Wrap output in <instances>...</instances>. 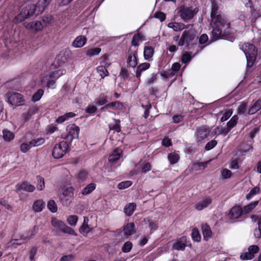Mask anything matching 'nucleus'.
I'll list each match as a JSON object with an SVG mask.
<instances>
[{
    "instance_id": "nucleus-25",
    "label": "nucleus",
    "mask_w": 261,
    "mask_h": 261,
    "mask_svg": "<svg viewBox=\"0 0 261 261\" xmlns=\"http://www.w3.org/2000/svg\"><path fill=\"white\" fill-rule=\"evenodd\" d=\"M154 54V48L149 46H145L144 49V57L146 60H152Z\"/></svg>"
},
{
    "instance_id": "nucleus-31",
    "label": "nucleus",
    "mask_w": 261,
    "mask_h": 261,
    "mask_svg": "<svg viewBox=\"0 0 261 261\" xmlns=\"http://www.w3.org/2000/svg\"><path fill=\"white\" fill-rule=\"evenodd\" d=\"M17 187L18 190L21 189L30 192H33L35 189V188L33 185H31L27 182H24L21 185H18Z\"/></svg>"
},
{
    "instance_id": "nucleus-9",
    "label": "nucleus",
    "mask_w": 261,
    "mask_h": 261,
    "mask_svg": "<svg viewBox=\"0 0 261 261\" xmlns=\"http://www.w3.org/2000/svg\"><path fill=\"white\" fill-rule=\"evenodd\" d=\"M209 133L210 130L207 126H202L197 128L194 134L195 141L197 143H200L207 138Z\"/></svg>"
},
{
    "instance_id": "nucleus-61",
    "label": "nucleus",
    "mask_w": 261,
    "mask_h": 261,
    "mask_svg": "<svg viewBox=\"0 0 261 261\" xmlns=\"http://www.w3.org/2000/svg\"><path fill=\"white\" fill-rule=\"evenodd\" d=\"M254 257V255H252L248 251L242 253L240 255V258L242 260H250Z\"/></svg>"
},
{
    "instance_id": "nucleus-46",
    "label": "nucleus",
    "mask_w": 261,
    "mask_h": 261,
    "mask_svg": "<svg viewBox=\"0 0 261 261\" xmlns=\"http://www.w3.org/2000/svg\"><path fill=\"white\" fill-rule=\"evenodd\" d=\"M30 144L31 143L30 141L22 143L20 145V151L22 153H26L29 151L32 147V145Z\"/></svg>"
},
{
    "instance_id": "nucleus-6",
    "label": "nucleus",
    "mask_w": 261,
    "mask_h": 261,
    "mask_svg": "<svg viewBox=\"0 0 261 261\" xmlns=\"http://www.w3.org/2000/svg\"><path fill=\"white\" fill-rule=\"evenodd\" d=\"M7 102L15 106H23L25 99L23 95L18 93L8 92L7 94Z\"/></svg>"
},
{
    "instance_id": "nucleus-60",
    "label": "nucleus",
    "mask_w": 261,
    "mask_h": 261,
    "mask_svg": "<svg viewBox=\"0 0 261 261\" xmlns=\"http://www.w3.org/2000/svg\"><path fill=\"white\" fill-rule=\"evenodd\" d=\"M132 247L133 245L130 242H126L122 247V251L125 253L129 252L131 250Z\"/></svg>"
},
{
    "instance_id": "nucleus-2",
    "label": "nucleus",
    "mask_w": 261,
    "mask_h": 261,
    "mask_svg": "<svg viewBox=\"0 0 261 261\" xmlns=\"http://www.w3.org/2000/svg\"><path fill=\"white\" fill-rule=\"evenodd\" d=\"M37 10V6L35 4H29L23 6L20 13L16 15L13 19V22L17 24L22 22L25 19L32 16Z\"/></svg>"
},
{
    "instance_id": "nucleus-33",
    "label": "nucleus",
    "mask_w": 261,
    "mask_h": 261,
    "mask_svg": "<svg viewBox=\"0 0 261 261\" xmlns=\"http://www.w3.org/2000/svg\"><path fill=\"white\" fill-rule=\"evenodd\" d=\"M66 70L65 69H59L57 71L52 72L51 73H46V77L54 78L56 80L58 79L60 76L65 73Z\"/></svg>"
},
{
    "instance_id": "nucleus-63",
    "label": "nucleus",
    "mask_w": 261,
    "mask_h": 261,
    "mask_svg": "<svg viewBox=\"0 0 261 261\" xmlns=\"http://www.w3.org/2000/svg\"><path fill=\"white\" fill-rule=\"evenodd\" d=\"M192 59L191 56L187 53H184L181 57V62L186 64L190 62Z\"/></svg>"
},
{
    "instance_id": "nucleus-47",
    "label": "nucleus",
    "mask_w": 261,
    "mask_h": 261,
    "mask_svg": "<svg viewBox=\"0 0 261 261\" xmlns=\"http://www.w3.org/2000/svg\"><path fill=\"white\" fill-rule=\"evenodd\" d=\"M70 53L69 51H61L59 55L58 56V59H61L63 63L68 61V58H69Z\"/></svg>"
},
{
    "instance_id": "nucleus-12",
    "label": "nucleus",
    "mask_w": 261,
    "mask_h": 261,
    "mask_svg": "<svg viewBox=\"0 0 261 261\" xmlns=\"http://www.w3.org/2000/svg\"><path fill=\"white\" fill-rule=\"evenodd\" d=\"M38 111L37 106L30 107L27 112L23 113L21 115V120L23 123L28 121L31 119L32 116L35 114Z\"/></svg>"
},
{
    "instance_id": "nucleus-21",
    "label": "nucleus",
    "mask_w": 261,
    "mask_h": 261,
    "mask_svg": "<svg viewBox=\"0 0 261 261\" xmlns=\"http://www.w3.org/2000/svg\"><path fill=\"white\" fill-rule=\"evenodd\" d=\"M150 67V64L149 63L145 62L140 64L137 68L136 72V76L140 80V77L142 74V72L146 71L149 69Z\"/></svg>"
},
{
    "instance_id": "nucleus-59",
    "label": "nucleus",
    "mask_w": 261,
    "mask_h": 261,
    "mask_svg": "<svg viewBox=\"0 0 261 261\" xmlns=\"http://www.w3.org/2000/svg\"><path fill=\"white\" fill-rule=\"evenodd\" d=\"M51 0H43L42 2V5L38 6V11L37 15L41 13L44 10L45 8L50 3Z\"/></svg>"
},
{
    "instance_id": "nucleus-8",
    "label": "nucleus",
    "mask_w": 261,
    "mask_h": 261,
    "mask_svg": "<svg viewBox=\"0 0 261 261\" xmlns=\"http://www.w3.org/2000/svg\"><path fill=\"white\" fill-rule=\"evenodd\" d=\"M73 199V189L69 187L65 190L60 196V200L64 206H68Z\"/></svg>"
},
{
    "instance_id": "nucleus-4",
    "label": "nucleus",
    "mask_w": 261,
    "mask_h": 261,
    "mask_svg": "<svg viewBox=\"0 0 261 261\" xmlns=\"http://www.w3.org/2000/svg\"><path fill=\"white\" fill-rule=\"evenodd\" d=\"M176 11L181 19L185 22H188L198 13V9L192 6L181 5L176 9Z\"/></svg>"
},
{
    "instance_id": "nucleus-53",
    "label": "nucleus",
    "mask_w": 261,
    "mask_h": 261,
    "mask_svg": "<svg viewBox=\"0 0 261 261\" xmlns=\"http://www.w3.org/2000/svg\"><path fill=\"white\" fill-rule=\"evenodd\" d=\"M238 117L237 115H234L231 119L227 122V127L231 129L237 123Z\"/></svg>"
},
{
    "instance_id": "nucleus-5",
    "label": "nucleus",
    "mask_w": 261,
    "mask_h": 261,
    "mask_svg": "<svg viewBox=\"0 0 261 261\" xmlns=\"http://www.w3.org/2000/svg\"><path fill=\"white\" fill-rule=\"evenodd\" d=\"M51 225L57 231L68 233L70 235H76L74 230L72 228L68 226L62 220H59L55 217H53L51 218Z\"/></svg>"
},
{
    "instance_id": "nucleus-11",
    "label": "nucleus",
    "mask_w": 261,
    "mask_h": 261,
    "mask_svg": "<svg viewBox=\"0 0 261 261\" xmlns=\"http://www.w3.org/2000/svg\"><path fill=\"white\" fill-rule=\"evenodd\" d=\"M189 241L186 236H182L175 240L173 244L172 247L177 250L183 251L185 249L186 246H188Z\"/></svg>"
},
{
    "instance_id": "nucleus-18",
    "label": "nucleus",
    "mask_w": 261,
    "mask_h": 261,
    "mask_svg": "<svg viewBox=\"0 0 261 261\" xmlns=\"http://www.w3.org/2000/svg\"><path fill=\"white\" fill-rule=\"evenodd\" d=\"M212 203V199L209 197H204L202 200L195 205V208L198 211H201L207 207Z\"/></svg>"
},
{
    "instance_id": "nucleus-30",
    "label": "nucleus",
    "mask_w": 261,
    "mask_h": 261,
    "mask_svg": "<svg viewBox=\"0 0 261 261\" xmlns=\"http://www.w3.org/2000/svg\"><path fill=\"white\" fill-rule=\"evenodd\" d=\"M123 231L125 234L130 236L135 233V224L133 223L127 224L124 227Z\"/></svg>"
},
{
    "instance_id": "nucleus-22",
    "label": "nucleus",
    "mask_w": 261,
    "mask_h": 261,
    "mask_svg": "<svg viewBox=\"0 0 261 261\" xmlns=\"http://www.w3.org/2000/svg\"><path fill=\"white\" fill-rule=\"evenodd\" d=\"M242 214V208L240 206L233 207L229 212V215L231 219H237L239 218Z\"/></svg>"
},
{
    "instance_id": "nucleus-43",
    "label": "nucleus",
    "mask_w": 261,
    "mask_h": 261,
    "mask_svg": "<svg viewBox=\"0 0 261 261\" xmlns=\"http://www.w3.org/2000/svg\"><path fill=\"white\" fill-rule=\"evenodd\" d=\"M96 70L97 72L99 73L102 79H103L109 74V72L106 68V67L103 66V65L98 66Z\"/></svg>"
},
{
    "instance_id": "nucleus-16",
    "label": "nucleus",
    "mask_w": 261,
    "mask_h": 261,
    "mask_svg": "<svg viewBox=\"0 0 261 261\" xmlns=\"http://www.w3.org/2000/svg\"><path fill=\"white\" fill-rule=\"evenodd\" d=\"M24 25L26 29L31 30L32 32H37L40 31L43 28L41 22L38 20H36L30 23H24Z\"/></svg>"
},
{
    "instance_id": "nucleus-28",
    "label": "nucleus",
    "mask_w": 261,
    "mask_h": 261,
    "mask_svg": "<svg viewBox=\"0 0 261 261\" xmlns=\"http://www.w3.org/2000/svg\"><path fill=\"white\" fill-rule=\"evenodd\" d=\"M38 231V227L37 226H34L32 229L22 234L23 236V239L27 241H28L37 233Z\"/></svg>"
},
{
    "instance_id": "nucleus-54",
    "label": "nucleus",
    "mask_w": 261,
    "mask_h": 261,
    "mask_svg": "<svg viewBox=\"0 0 261 261\" xmlns=\"http://www.w3.org/2000/svg\"><path fill=\"white\" fill-rule=\"evenodd\" d=\"M36 178L38 182L37 185V190H42L45 187L44 178L40 176H37Z\"/></svg>"
},
{
    "instance_id": "nucleus-17",
    "label": "nucleus",
    "mask_w": 261,
    "mask_h": 261,
    "mask_svg": "<svg viewBox=\"0 0 261 261\" xmlns=\"http://www.w3.org/2000/svg\"><path fill=\"white\" fill-rule=\"evenodd\" d=\"M190 25V24L185 25L181 22H170L168 24V27L169 28L172 29L176 32L180 31L185 29H188ZM191 25L192 26L193 24Z\"/></svg>"
},
{
    "instance_id": "nucleus-14",
    "label": "nucleus",
    "mask_w": 261,
    "mask_h": 261,
    "mask_svg": "<svg viewBox=\"0 0 261 261\" xmlns=\"http://www.w3.org/2000/svg\"><path fill=\"white\" fill-rule=\"evenodd\" d=\"M67 131L68 134L70 136L71 140L78 139L80 133V128L75 124H71L67 126Z\"/></svg>"
},
{
    "instance_id": "nucleus-24",
    "label": "nucleus",
    "mask_w": 261,
    "mask_h": 261,
    "mask_svg": "<svg viewBox=\"0 0 261 261\" xmlns=\"http://www.w3.org/2000/svg\"><path fill=\"white\" fill-rule=\"evenodd\" d=\"M202 232L204 240L207 241L212 237V231L209 225L207 224H202L201 226Z\"/></svg>"
},
{
    "instance_id": "nucleus-32",
    "label": "nucleus",
    "mask_w": 261,
    "mask_h": 261,
    "mask_svg": "<svg viewBox=\"0 0 261 261\" xmlns=\"http://www.w3.org/2000/svg\"><path fill=\"white\" fill-rule=\"evenodd\" d=\"M127 65L129 67L134 68L137 65V59L136 56L134 54H130L127 60Z\"/></svg>"
},
{
    "instance_id": "nucleus-58",
    "label": "nucleus",
    "mask_w": 261,
    "mask_h": 261,
    "mask_svg": "<svg viewBox=\"0 0 261 261\" xmlns=\"http://www.w3.org/2000/svg\"><path fill=\"white\" fill-rule=\"evenodd\" d=\"M241 162L239 158H236L232 159L230 168L232 169H238L239 168V163Z\"/></svg>"
},
{
    "instance_id": "nucleus-40",
    "label": "nucleus",
    "mask_w": 261,
    "mask_h": 261,
    "mask_svg": "<svg viewBox=\"0 0 261 261\" xmlns=\"http://www.w3.org/2000/svg\"><path fill=\"white\" fill-rule=\"evenodd\" d=\"M27 241L23 239V236H22L20 239H15L11 240L8 243V247H12L15 245H20L22 244L23 243L27 242Z\"/></svg>"
},
{
    "instance_id": "nucleus-52",
    "label": "nucleus",
    "mask_w": 261,
    "mask_h": 261,
    "mask_svg": "<svg viewBox=\"0 0 261 261\" xmlns=\"http://www.w3.org/2000/svg\"><path fill=\"white\" fill-rule=\"evenodd\" d=\"M192 238L193 241L196 242H200L201 240V236L198 229L194 228L192 229Z\"/></svg>"
},
{
    "instance_id": "nucleus-7",
    "label": "nucleus",
    "mask_w": 261,
    "mask_h": 261,
    "mask_svg": "<svg viewBox=\"0 0 261 261\" xmlns=\"http://www.w3.org/2000/svg\"><path fill=\"white\" fill-rule=\"evenodd\" d=\"M68 149V143L62 141L57 144L53 148L52 154L56 159H60L63 156Z\"/></svg>"
},
{
    "instance_id": "nucleus-3",
    "label": "nucleus",
    "mask_w": 261,
    "mask_h": 261,
    "mask_svg": "<svg viewBox=\"0 0 261 261\" xmlns=\"http://www.w3.org/2000/svg\"><path fill=\"white\" fill-rule=\"evenodd\" d=\"M240 47L246 56L247 66L251 67L256 58L257 49L254 45L248 43L240 44Z\"/></svg>"
},
{
    "instance_id": "nucleus-27",
    "label": "nucleus",
    "mask_w": 261,
    "mask_h": 261,
    "mask_svg": "<svg viewBox=\"0 0 261 261\" xmlns=\"http://www.w3.org/2000/svg\"><path fill=\"white\" fill-rule=\"evenodd\" d=\"M15 134L9 129L6 128L3 130V138L6 142H10L14 139Z\"/></svg>"
},
{
    "instance_id": "nucleus-15",
    "label": "nucleus",
    "mask_w": 261,
    "mask_h": 261,
    "mask_svg": "<svg viewBox=\"0 0 261 261\" xmlns=\"http://www.w3.org/2000/svg\"><path fill=\"white\" fill-rule=\"evenodd\" d=\"M213 30L211 33L212 35V40L213 41H216L218 39H219L222 37L225 34H228V33H224L223 31V29L222 28L217 27L215 26H212Z\"/></svg>"
},
{
    "instance_id": "nucleus-42",
    "label": "nucleus",
    "mask_w": 261,
    "mask_h": 261,
    "mask_svg": "<svg viewBox=\"0 0 261 261\" xmlns=\"http://www.w3.org/2000/svg\"><path fill=\"white\" fill-rule=\"evenodd\" d=\"M101 48L99 47H94L88 49L86 51V55L89 57H92L98 55L101 52Z\"/></svg>"
},
{
    "instance_id": "nucleus-36",
    "label": "nucleus",
    "mask_w": 261,
    "mask_h": 261,
    "mask_svg": "<svg viewBox=\"0 0 261 261\" xmlns=\"http://www.w3.org/2000/svg\"><path fill=\"white\" fill-rule=\"evenodd\" d=\"M56 79L54 78L46 77V73L44 75L43 79L42 80V82L45 81H47L46 86L48 88L55 89L56 88Z\"/></svg>"
},
{
    "instance_id": "nucleus-13",
    "label": "nucleus",
    "mask_w": 261,
    "mask_h": 261,
    "mask_svg": "<svg viewBox=\"0 0 261 261\" xmlns=\"http://www.w3.org/2000/svg\"><path fill=\"white\" fill-rule=\"evenodd\" d=\"M122 154V150L119 148H116L111 154L109 158V161L111 166L118 163Z\"/></svg>"
},
{
    "instance_id": "nucleus-57",
    "label": "nucleus",
    "mask_w": 261,
    "mask_h": 261,
    "mask_svg": "<svg viewBox=\"0 0 261 261\" xmlns=\"http://www.w3.org/2000/svg\"><path fill=\"white\" fill-rule=\"evenodd\" d=\"M132 185V182L130 180L122 181L118 185V188L120 190L125 189L129 187Z\"/></svg>"
},
{
    "instance_id": "nucleus-34",
    "label": "nucleus",
    "mask_w": 261,
    "mask_h": 261,
    "mask_svg": "<svg viewBox=\"0 0 261 261\" xmlns=\"http://www.w3.org/2000/svg\"><path fill=\"white\" fill-rule=\"evenodd\" d=\"M45 206V203L41 200H38L34 202L33 208L35 212H40Z\"/></svg>"
},
{
    "instance_id": "nucleus-55",
    "label": "nucleus",
    "mask_w": 261,
    "mask_h": 261,
    "mask_svg": "<svg viewBox=\"0 0 261 261\" xmlns=\"http://www.w3.org/2000/svg\"><path fill=\"white\" fill-rule=\"evenodd\" d=\"M68 224L71 226H75L78 221V217L76 215L69 216L67 219Z\"/></svg>"
},
{
    "instance_id": "nucleus-23",
    "label": "nucleus",
    "mask_w": 261,
    "mask_h": 261,
    "mask_svg": "<svg viewBox=\"0 0 261 261\" xmlns=\"http://www.w3.org/2000/svg\"><path fill=\"white\" fill-rule=\"evenodd\" d=\"M123 105L122 103L118 101H116L106 105L101 108V110L104 111L109 109H112L113 110L121 109Z\"/></svg>"
},
{
    "instance_id": "nucleus-19",
    "label": "nucleus",
    "mask_w": 261,
    "mask_h": 261,
    "mask_svg": "<svg viewBox=\"0 0 261 261\" xmlns=\"http://www.w3.org/2000/svg\"><path fill=\"white\" fill-rule=\"evenodd\" d=\"M88 218L84 217L83 225L79 229L80 233L84 236H86L92 230V228H90L88 225Z\"/></svg>"
},
{
    "instance_id": "nucleus-37",
    "label": "nucleus",
    "mask_w": 261,
    "mask_h": 261,
    "mask_svg": "<svg viewBox=\"0 0 261 261\" xmlns=\"http://www.w3.org/2000/svg\"><path fill=\"white\" fill-rule=\"evenodd\" d=\"M45 141V139L42 137L35 138L30 141L32 147L39 146L43 144Z\"/></svg>"
},
{
    "instance_id": "nucleus-56",
    "label": "nucleus",
    "mask_w": 261,
    "mask_h": 261,
    "mask_svg": "<svg viewBox=\"0 0 261 261\" xmlns=\"http://www.w3.org/2000/svg\"><path fill=\"white\" fill-rule=\"evenodd\" d=\"M48 209L53 213H55L57 211V205L53 200H50L47 203Z\"/></svg>"
},
{
    "instance_id": "nucleus-20",
    "label": "nucleus",
    "mask_w": 261,
    "mask_h": 261,
    "mask_svg": "<svg viewBox=\"0 0 261 261\" xmlns=\"http://www.w3.org/2000/svg\"><path fill=\"white\" fill-rule=\"evenodd\" d=\"M87 42V38L84 36H77L72 42V46L75 48L83 47Z\"/></svg>"
},
{
    "instance_id": "nucleus-64",
    "label": "nucleus",
    "mask_w": 261,
    "mask_h": 261,
    "mask_svg": "<svg viewBox=\"0 0 261 261\" xmlns=\"http://www.w3.org/2000/svg\"><path fill=\"white\" fill-rule=\"evenodd\" d=\"M151 169V166L149 163H145L141 169V172L143 173H146L149 171Z\"/></svg>"
},
{
    "instance_id": "nucleus-38",
    "label": "nucleus",
    "mask_w": 261,
    "mask_h": 261,
    "mask_svg": "<svg viewBox=\"0 0 261 261\" xmlns=\"http://www.w3.org/2000/svg\"><path fill=\"white\" fill-rule=\"evenodd\" d=\"M96 188V185L94 183H90L85 187L82 190V193L84 195L89 194Z\"/></svg>"
},
{
    "instance_id": "nucleus-29",
    "label": "nucleus",
    "mask_w": 261,
    "mask_h": 261,
    "mask_svg": "<svg viewBox=\"0 0 261 261\" xmlns=\"http://www.w3.org/2000/svg\"><path fill=\"white\" fill-rule=\"evenodd\" d=\"M136 208V204L132 202L126 204L124 208V212L127 216H130Z\"/></svg>"
},
{
    "instance_id": "nucleus-45",
    "label": "nucleus",
    "mask_w": 261,
    "mask_h": 261,
    "mask_svg": "<svg viewBox=\"0 0 261 261\" xmlns=\"http://www.w3.org/2000/svg\"><path fill=\"white\" fill-rule=\"evenodd\" d=\"M168 159L170 164H174L178 161L179 156L178 154L175 152H172L168 154Z\"/></svg>"
},
{
    "instance_id": "nucleus-51",
    "label": "nucleus",
    "mask_w": 261,
    "mask_h": 261,
    "mask_svg": "<svg viewBox=\"0 0 261 261\" xmlns=\"http://www.w3.org/2000/svg\"><path fill=\"white\" fill-rule=\"evenodd\" d=\"M247 103L243 101L241 102L237 109V112L239 114H245L247 112Z\"/></svg>"
},
{
    "instance_id": "nucleus-50",
    "label": "nucleus",
    "mask_w": 261,
    "mask_h": 261,
    "mask_svg": "<svg viewBox=\"0 0 261 261\" xmlns=\"http://www.w3.org/2000/svg\"><path fill=\"white\" fill-rule=\"evenodd\" d=\"M44 90L42 89H39L32 96V100L36 102L39 100L44 94Z\"/></svg>"
},
{
    "instance_id": "nucleus-44",
    "label": "nucleus",
    "mask_w": 261,
    "mask_h": 261,
    "mask_svg": "<svg viewBox=\"0 0 261 261\" xmlns=\"http://www.w3.org/2000/svg\"><path fill=\"white\" fill-rule=\"evenodd\" d=\"M109 128L110 129L114 130L116 132H120V121L119 120L114 119V123L109 124Z\"/></svg>"
},
{
    "instance_id": "nucleus-48",
    "label": "nucleus",
    "mask_w": 261,
    "mask_h": 261,
    "mask_svg": "<svg viewBox=\"0 0 261 261\" xmlns=\"http://www.w3.org/2000/svg\"><path fill=\"white\" fill-rule=\"evenodd\" d=\"M260 192V188L258 187H255L252 189L250 190L249 193L246 195V199L247 200H250L251 199L254 195L259 193Z\"/></svg>"
},
{
    "instance_id": "nucleus-39",
    "label": "nucleus",
    "mask_w": 261,
    "mask_h": 261,
    "mask_svg": "<svg viewBox=\"0 0 261 261\" xmlns=\"http://www.w3.org/2000/svg\"><path fill=\"white\" fill-rule=\"evenodd\" d=\"M258 201H255L252 202L246 206H245L242 209L243 214H246L251 212L258 204Z\"/></svg>"
},
{
    "instance_id": "nucleus-62",
    "label": "nucleus",
    "mask_w": 261,
    "mask_h": 261,
    "mask_svg": "<svg viewBox=\"0 0 261 261\" xmlns=\"http://www.w3.org/2000/svg\"><path fill=\"white\" fill-rule=\"evenodd\" d=\"M217 142L216 140H212L208 142L205 146V149L206 150H210L213 149L214 147L216 146Z\"/></svg>"
},
{
    "instance_id": "nucleus-1",
    "label": "nucleus",
    "mask_w": 261,
    "mask_h": 261,
    "mask_svg": "<svg viewBox=\"0 0 261 261\" xmlns=\"http://www.w3.org/2000/svg\"><path fill=\"white\" fill-rule=\"evenodd\" d=\"M211 17L212 18L211 25L223 29L224 33H231L233 29L230 26V23L228 21L225 16L218 11L217 6H213L212 8Z\"/></svg>"
},
{
    "instance_id": "nucleus-10",
    "label": "nucleus",
    "mask_w": 261,
    "mask_h": 261,
    "mask_svg": "<svg viewBox=\"0 0 261 261\" xmlns=\"http://www.w3.org/2000/svg\"><path fill=\"white\" fill-rule=\"evenodd\" d=\"M194 40H197L195 35L190 31H185L181 35L178 42V45L183 46L185 44H189Z\"/></svg>"
},
{
    "instance_id": "nucleus-49",
    "label": "nucleus",
    "mask_w": 261,
    "mask_h": 261,
    "mask_svg": "<svg viewBox=\"0 0 261 261\" xmlns=\"http://www.w3.org/2000/svg\"><path fill=\"white\" fill-rule=\"evenodd\" d=\"M232 175V172L230 170L224 168L221 171L220 177L223 179L229 178Z\"/></svg>"
},
{
    "instance_id": "nucleus-26",
    "label": "nucleus",
    "mask_w": 261,
    "mask_h": 261,
    "mask_svg": "<svg viewBox=\"0 0 261 261\" xmlns=\"http://www.w3.org/2000/svg\"><path fill=\"white\" fill-rule=\"evenodd\" d=\"M260 109L261 99H259L248 109L247 114L249 115L254 114Z\"/></svg>"
},
{
    "instance_id": "nucleus-35",
    "label": "nucleus",
    "mask_w": 261,
    "mask_h": 261,
    "mask_svg": "<svg viewBox=\"0 0 261 261\" xmlns=\"http://www.w3.org/2000/svg\"><path fill=\"white\" fill-rule=\"evenodd\" d=\"M108 101L107 96L101 93L95 100L96 105L99 106L105 105Z\"/></svg>"
},
{
    "instance_id": "nucleus-41",
    "label": "nucleus",
    "mask_w": 261,
    "mask_h": 261,
    "mask_svg": "<svg viewBox=\"0 0 261 261\" xmlns=\"http://www.w3.org/2000/svg\"><path fill=\"white\" fill-rule=\"evenodd\" d=\"M76 176L79 182H83L87 179L88 173L85 170H82L77 173Z\"/></svg>"
}]
</instances>
